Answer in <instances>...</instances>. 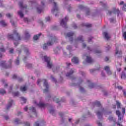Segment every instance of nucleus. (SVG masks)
I'll use <instances>...</instances> for the list:
<instances>
[{
    "mask_svg": "<svg viewBox=\"0 0 126 126\" xmlns=\"http://www.w3.org/2000/svg\"><path fill=\"white\" fill-rule=\"evenodd\" d=\"M67 20H68V18L67 17H65L64 19L62 20L61 22V25L62 27L66 28V22H67Z\"/></svg>",
    "mask_w": 126,
    "mask_h": 126,
    "instance_id": "nucleus-1",
    "label": "nucleus"
},
{
    "mask_svg": "<svg viewBox=\"0 0 126 126\" xmlns=\"http://www.w3.org/2000/svg\"><path fill=\"white\" fill-rule=\"evenodd\" d=\"M14 34L16 36L17 38L14 40V44L15 46H17V44H18V41H19L20 40V36H19V34H18V33L16 31H15L14 32Z\"/></svg>",
    "mask_w": 126,
    "mask_h": 126,
    "instance_id": "nucleus-2",
    "label": "nucleus"
},
{
    "mask_svg": "<svg viewBox=\"0 0 126 126\" xmlns=\"http://www.w3.org/2000/svg\"><path fill=\"white\" fill-rule=\"evenodd\" d=\"M11 63H12V60H10V64L9 66H7L6 65H5V61H1L0 63V64L2 67H4V68H9V67H11Z\"/></svg>",
    "mask_w": 126,
    "mask_h": 126,
    "instance_id": "nucleus-3",
    "label": "nucleus"
},
{
    "mask_svg": "<svg viewBox=\"0 0 126 126\" xmlns=\"http://www.w3.org/2000/svg\"><path fill=\"white\" fill-rule=\"evenodd\" d=\"M29 113L30 115L37 117V113H36V109L33 107H30L29 109Z\"/></svg>",
    "mask_w": 126,
    "mask_h": 126,
    "instance_id": "nucleus-4",
    "label": "nucleus"
},
{
    "mask_svg": "<svg viewBox=\"0 0 126 126\" xmlns=\"http://www.w3.org/2000/svg\"><path fill=\"white\" fill-rule=\"evenodd\" d=\"M44 60L45 62H47V67H48V68H51L52 66H53V64L50 62V61L51 60L50 58L47 57V56H44Z\"/></svg>",
    "mask_w": 126,
    "mask_h": 126,
    "instance_id": "nucleus-5",
    "label": "nucleus"
},
{
    "mask_svg": "<svg viewBox=\"0 0 126 126\" xmlns=\"http://www.w3.org/2000/svg\"><path fill=\"white\" fill-rule=\"evenodd\" d=\"M56 41V38H53L52 39V42H51V41H49L48 42H47V44H45L43 45V49L44 50H46V49H47V47H48V46H52V45H53V42H55Z\"/></svg>",
    "mask_w": 126,
    "mask_h": 126,
    "instance_id": "nucleus-6",
    "label": "nucleus"
},
{
    "mask_svg": "<svg viewBox=\"0 0 126 126\" xmlns=\"http://www.w3.org/2000/svg\"><path fill=\"white\" fill-rule=\"evenodd\" d=\"M42 81L44 82V86L45 87L46 89L44 90V93H46V92H48L49 91V85H48V83L47 82V81L46 80H43Z\"/></svg>",
    "mask_w": 126,
    "mask_h": 126,
    "instance_id": "nucleus-7",
    "label": "nucleus"
},
{
    "mask_svg": "<svg viewBox=\"0 0 126 126\" xmlns=\"http://www.w3.org/2000/svg\"><path fill=\"white\" fill-rule=\"evenodd\" d=\"M54 4V8L52 9V11L53 13H56V12H58V11L59 10V8H58V6H57V3L55 2H53Z\"/></svg>",
    "mask_w": 126,
    "mask_h": 126,
    "instance_id": "nucleus-8",
    "label": "nucleus"
},
{
    "mask_svg": "<svg viewBox=\"0 0 126 126\" xmlns=\"http://www.w3.org/2000/svg\"><path fill=\"white\" fill-rule=\"evenodd\" d=\"M104 69L109 75H111V74H112V71L110 70V67H109V66H106L104 67Z\"/></svg>",
    "mask_w": 126,
    "mask_h": 126,
    "instance_id": "nucleus-9",
    "label": "nucleus"
},
{
    "mask_svg": "<svg viewBox=\"0 0 126 126\" xmlns=\"http://www.w3.org/2000/svg\"><path fill=\"white\" fill-rule=\"evenodd\" d=\"M103 36L105 37V39L106 40H109L110 38H111V35H109V34L107 32H104L103 33Z\"/></svg>",
    "mask_w": 126,
    "mask_h": 126,
    "instance_id": "nucleus-10",
    "label": "nucleus"
},
{
    "mask_svg": "<svg viewBox=\"0 0 126 126\" xmlns=\"http://www.w3.org/2000/svg\"><path fill=\"white\" fill-rule=\"evenodd\" d=\"M121 76L122 79H126V72L125 71H123L122 72L121 74Z\"/></svg>",
    "mask_w": 126,
    "mask_h": 126,
    "instance_id": "nucleus-11",
    "label": "nucleus"
},
{
    "mask_svg": "<svg viewBox=\"0 0 126 126\" xmlns=\"http://www.w3.org/2000/svg\"><path fill=\"white\" fill-rule=\"evenodd\" d=\"M38 107H40V108H45L46 107V104H44V103L42 101H40L39 104H37Z\"/></svg>",
    "mask_w": 126,
    "mask_h": 126,
    "instance_id": "nucleus-12",
    "label": "nucleus"
},
{
    "mask_svg": "<svg viewBox=\"0 0 126 126\" xmlns=\"http://www.w3.org/2000/svg\"><path fill=\"white\" fill-rule=\"evenodd\" d=\"M72 62L74 63H78V58H77V57H73L72 59Z\"/></svg>",
    "mask_w": 126,
    "mask_h": 126,
    "instance_id": "nucleus-13",
    "label": "nucleus"
},
{
    "mask_svg": "<svg viewBox=\"0 0 126 126\" xmlns=\"http://www.w3.org/2000/svg\"><path fill=\"white\" fill-rule=\"evenodd\" d=\"M87 63H92L93 62V60H92V59H91V57L87 56Z\"/></svg>",
    "mask_w": 126,
    "mask_h": 126,
    "instance_id": "nucleus-14",
    "label": "nucleus"
},
{
    "mask_svg": "<svg viewBox=\"0 0 126 126\" xmlns=\"http://www.w3.org/2000/svg\"><path fill=\"white\" fill-rule=\"evenodd\" d=\"M37 11L38 13H41L43 11V8H41V6H39L37 8Z\"/></svg>",
    "mask_w": 126,
    "mask_h": 126,
    "instance_id": "nucleus-15",
    "label": "nucleus"
},
{
    "mask_svg": "<svg viewBox=\"0 0 126 126\" xmlns=\"http://www.w3.org/2000/svg\"><path fill=\"white\" fill-rule=\"evenodd\" d=\"M42 35L41 33H39V34H37L36 35H34L33 37V40H36L38 39H39V37H40V36Z\"/></svg>",
    "mask_w": 126,
    "mask_h": 126,
    "instance_id": "nucleus-16",
    "label": "nucleus"
},
{
    "mask_svg": "<svg viewBox=\"0 0 126 126\" xmlns=\"http://www.w3.org/2000/svg\"><path fill=\"white\" fill-rule=\"evenodd\" d=\"M20 89L23 92H24V91H26V90H27V87H26V86H24L23 87H21Z\"/></svg>",
    "mask_w": 126,
    "mask_h": 126,
    "instance_id": "nucleus-17",
    "label": "nucleus"
},
{
    "mask_svg": "<svg viewBox=\"0 0 126 126\" xmlns=\"http://www.w3.org/2000/svg\"><path fill=\"white\" fill-rule=\"evenodd\" d=\"M116 10L117 12V16H119V15H120V10H119L118 9H116V8H114V13H115V14H116Z\"/></svg>",
    "mask_w": 126,
    "mask_h": 126,
    "instance_id": "nucleus-18",
    "label": "nucleus"
},
{
    "mask_svg": "<svg viewBox=\"0 0 126 126\" xmlns=\"http://www.w3.org/2000/svg\"><path fill=\"white\" fill-rule=\"evenodd\" d=\"M109 121H113L114 124H116V119L113 118V117H110L109 118Z\"/></svg>",
    "mask_w": 126,
    "mask_h": 126,
    "instance_id": "nucleus-19",
    "label": "nucleus"
},
{
    "mask_svg": "<svg viewBox=\"0 0 126 126\" xmlns=\"http://www.w3.org/2000/svg\"><path fill=\"white\" fill-rule=\"evenodd\" d=\"M115 54H116V56H118V55H122V51H119V50H118V49H117L116 50Z\"/></svg>",
    "mask_w": 126,
    "mask_h": 126,
    "instance_id": "nucleus-20",
    "label": "nucleus"
},
{
    "mask_svg": "<svg viewBox=\"0 0 126 126\" xmlns=\"http://www.w3.org/2000/svg\"><path fill=\"white\" fill-rule=\"evenodd\" d=\"M11 105H12V100L9 102L8 105L7 106V110H8V109L11 107Z\"/></svg>",
    "mask_w": 126,
    "mask_h": 126,
    "instance_id": "nucleus-21",
    "label": "nucleus"
},
{
    "mask_svg": "<svg viewBox=\"0 0 126 126\" xmlns=\"http://www.w3.org/2000/svg\"><path fill=\"white\" fill-rule=\"evenodd\" d=\"M18 14L20 15V17H23L24 16L23 13H22V11H19V12H18Z\"/></svg>",
    "mask_w": 126,
    "mask_h": 126,
    "instance_id": "nucleus-22",
    "label": "nucleus"
},
{
    "mask_svg": "<svg viewBox=\"0 0 126 126\" xmlns=\"http://www.w3.org/2000/svg\"><path fill=\"white\" fill-rule=\"evenodd\" d=\"M83 26H86V27H91L92 26V25L90 24H84L83 25Z\"/></svg>",
    "mask_w": 126,
    "mask_h": 126,
    "instance_id": "nucleus-23",
    "label": "nucleus"
},
{
    "mask_svg": "<svg viewBox=\"0 0 126 126\" xmlns=\"http://www.w3.org/2000/svg\"><path fill=\"white\" fill-rule=\"evenodd\" d=\"M0 24L1 25H2L3 26H6V24L4 22V21H2L0 22Z\"/></svg>",
    "mask_w": 126,
    "mask_h": 126,
    "instance_id": "nucleus-24",
    "label": "nucleus"
},
{
    "mask_svg": "<svg viewBox=\"0 0 126 126\" xmlns=\"http://www.w3.org/2000/svg\"><path fill=\"white\" fill-rule=\"evenodd\" d=\"M73 32H69L67 34V37H71V36H73Z\"/></svg>",
    "mask_w": 126,
    "mask_h": 126,
    "instance_id": "nucleus-25",
    "label": "nucleus"
},
{
    "mask_svg": "<svg viewBox=\"0 0 126 126\" xmlns=\"http://www.w3.org/2000/svg\"><path fill=\"white\" fill-rule=\"evenodd\" d=\"M73 71L72 70H71L70 71V73H67V74H66V75L67 76H70V74H72V73H73Z\"/></svg>",
    "mask_w": 126,
    "mask_h": 126,
    "instance_id": "nucleus-26",
    "label": "nucleus"
},
{
    "mask_svg": "<svg viewBox=\"0 0 126 126\" xmlns=\"http://www.w3.org/2000/svg\"><path fill=\"white\" fill-rule=\"evenodd\" d=\"M19 4L21 8H24V7L26 8V7L23 6V3L22 2H20Z\"/></svg>",
    "mask_w": 126,
    "mask_h": 126,
    "instance_id": "nucleus-27",
    "label": "nucleus"
},
{
    "mask_svg": "<svg viewBox=\"0 0 126 126\" xmlns=\"http://www.w3.org/2000/svg\"><path fill=\"white\" fill-rule=\"evenodd\" d=\"M116 105L117 106V108H120L121 107V103L118 101H116Z\"/></svg>",
    "mask_w": 126,
    "mask_h": 126,
    "instance_id": "nucleus-28",
    "label": "nucleus"
},
{
    "mask_svg": "<svg viewBox=\"0 0 126 126\" xmlns=\"http://www.w3.org/2000/svg\"><path fill=\"white\" fill-rule=\"evenodd\" d=\"M96 115L97 117H98V118H100V117H102V113L101 112H97L96 113Z\"/></svg>",
    "mask_w": 126,
    "mask_h": 126,
    "instance_id": "nucleus-29",
    "label": "nucleus"
},
{
    "mask_svg": "<svg viewBox=\"0 0 126 126\" xmlns=\"http://www.w3.org/2000/svg\"><path fill=\"white\" fill-rule=\"evenodd\" d=\"M8 37L9 38V39H13V35L8 34Z\"/></svg>",
    "mask_w": 126,
    "mask_h": 126,
    "instance_id": "nucleus-30",
    "label": "nucleus"
},
{
    "mask_svg": "<svg viewBox=\"0 0 126 126\" xmlns=\"http://www.w3.org/2000/svg\"><path fill=\"white\" fill-rule=\"evenodd\" d=\"M116 114L117 115V116H118L119 117H120V116H121V112H120L119 110H117L116 111Z\"/></svg>",
    "mask_w": 126,
    "mask_h": 126,
    "instance_id": "nucleus-31",
    "label": "nucleus"
},
{
    "mask_svg": "<svg viewBox=\"0 0 126 126\" xmlns=\"http://www.w3.org/2000/svg\"><path fill=\"white\" fill-rule=\"evenodd\" d=\"M0 94H5V91L4 90H0Z\"/></svg>",
    "mask_w": 126,
    "mask_h": 126,
    "instance_id": "nucleus-32",
    "label": "nucleus"
},
{
    "mask_svg": "<svg viewBox=\"0 0 126 126\" xmlns=\"http://www.w3.org/2000/svg\"><path fill=\"white\" fill-rule=\"evenodd\" d=\"M25 35L27 38H28V37H30V34H29V33H28V32H25Z\"/></svg>",
    "mask_w": 126,
    "mask_h": 126,
    "instance_id": "nucleus-33",
    "label": "nucleus"
},
{
    "mask_svg": "<svg viewBox=\"0 0 126 126\" xmlns=\"http://www.w3.org/2000/svg\"><path fill=\"white\" fill-rule=\"evenodd\" d=\"M123 36L125 39V40L126 41V32H124L123 34Z\"/></svg>",
    "mask_w": 126,
    "mask_h": 126,
    "instance_id": "nucleus-34",
    "label": "nucleus"
},
{
    "mask_svg": "<svg viewBox=\"0 0 126 126\" xmlns=\"http://www.w3.org/2000/svg\"><path fill=\"white\" fill-rule=\"evenodd\" d=\"M21 100L22 101H23V102H24V103H26V98H24V97H21Z\"/></svg>",
    "mask_w": 126,
    "mask_h": 126,
    "instance_id": "nucleus-35",
    "label": "nucleus"
},
{
    "mask_svg": "<svg viewBox=\"0 0 126 126\" xmlns=\"http://www.w3.org/2000/svg\"><path fill=\"white\" fill-rule=\"evenodd\" d=\"M95 105H96V106H98V107H100V106H101V104L98 101L95 102Z\"/></svg>",
    "mask_w": 126,
    "mask_h": 126,
    "instance_id": "nucleus-36",
    "label": "nucleus"
},
{
    "mask_svg": "<svg viewBox=\"0 0 126 126\" xmlns=\"http://www.w3.org/2000/svg\"><path fill=\"white\" fill-rule=\"evenodd\" d=\"M122 112L123 114H124V115H125V114L126 113V109L125 108H122Z\"/></svg>",
    "mask_w": 126,
    "mask_h": 126,
    "instance_id": "nucleus-37",
    "label": "nucleus"
},
{
    "mask_svg": "<svg viewBox=\"0 0 126 126\" xmlns=\"http://www.w3.org/2000/svg\"><path fill=\"white\" fill-rule=\"evenodd\" d=\"M0 52H5V49L3 48V47L0 48Z\"/></svg>",
    "mask_w": 126,
    "mask_h": 126,
    "instance_id": "nucleus-38",
    "label": "nucleus"
},
{
    "mask_svg": "<svg viewBox=\"0 0 126 126\" xmlns=\"http://www.w3.org/2000/svg\"><path fill=\"white\" fill-rule=\"evenodd\" d=\"M78 41H82V36H80L78 38Z\"/></svg>",
    "mask_w": 126,
    "mask_h": 126,
    "instance_id": "nucleus-39",
    "label": "nucleus"
},
{
    "mask_svg": "<svg viewBox=\"0 0 126 126\" xmlns=\"http://www.w3.org/2000/svg\"><path fill=\"white\" fill-rule=\"evenodd\" d=\"M123 9V10H125V11H126V4L124 5Z\"/></svg>",
    "mask_w": 126,
    "mask_h": 126,
    "instance_id": "nucleus-40",
    "label": "nucleus"
},
{
    "mask_svg": "<svg viewBox=\"0 0 126 126\" xmlns=\"http://www.w3.org/2000/svg\"><path fill=\"white\" fill-rule=\"evenodd\" d=\"M19 94V93L17 92V93H14L13 94L14 95V96H18V94Z\"/></svg>",
    "mask_w": 126,
    "mask_h": 126,
    "instance_id": "nucleus-41",
    "label": "nucleus"
},
{
    "mask_svg": "<svg viewBox=\"0 0 126 126\" xmlns=\"http://www.w3.org/2000/svg\"><path fill=\"white\" fill-rule=\"evenodd\" d=\"M15 63H16V64H19V60H17L15 62Z\"/></svg>",
    "mask_w": 126,
    "mask_h": 126,
    "instance_id": "nucleus-42",
    "label": "nucleus"
},
{
    "mask_svg": "<svg viewBox=\"0 0 126 126\" xmlns=\"http://www.w3.org/2000/svg\"><path fill=\"white\" fill-rule=\"evenodd\" d=\"M50 17H47L46 18V21H50Z\"/></svg>",
    "mask_w": 126,
    "mask_h": 126,
    "instance_id": "nucleus-43",
    "label": "nucleus"
},
{
    "mask_svg": "<svg viewBox=\"0 0 126 126\" xmlns=\"http://www.w3.org/2000/svg\"><path fill=\"white\" fill-rule=\"evenodd\" d=\"M6 16H7V17H11L12 16V15H10V14H7Z\"/></svg>",
    "mask_w": 126,
    "mask_h": 126,
    "instance_id": "nucleus-44",
    "label": "nucleus"
},
{
    "mask_svg": "<svg viewBox=\"0 0 126 126\" xmlns=\"http://www.w3.org/2000/svg\"><path fill=\"white\" fill-rule=\"evenodd\" d=\"M123 94H124V96H126V90L123 91Z\"/></svg>",
    "mask_w": 126,
    "mask_h": 126,
    "instance_id": "nucleus-45",
    "label": "nucleus"
},
{
    "mask_svg": "<svg viewBox=\"0 0 126 126\" xmlns=\"http://www.w3.org/2000/svg\"><path fill=\"white\" fill-rule=\"evenodd\" d=\"M25 126H30V123H26L25 124Z\"/></svg>",
    "mask_w": 126,
    "mask_h": 126,
    "instance_id": "nucleus-46",
    "label": "nucleus"
},
{
    "mask_svg": "<svg viewBox=\"0 0 126 126\" xmlns=\"http://www.w3.org/2000/svg\"><path fill=\"white\" fill-rule=\"evenodd\" d=\"M28 67L29 68H30V67H31V66H32V64H29L28 65H27Z\"/></svg>",
    "mask_w": 126,
    "mask_h": 126,
    "instance_id": "nucleus-47",
    "label": "nucleus"
},
{
    "mask_svg": "<svg viewBox=\"0 0 126 126\" xmlns=\"http://www.w3.org/2000/svg\"><path fill=\"white\" fill-rule=\"evenodd\" d=\"M105 61H106V62L109 61V57H106L105 59Z\"/></svg>",
    "mask_w": 126,
    "mask_h": 126,
    "instance_id": "nucleus-48",
    "label": "nucleus"
},
{
    "mask_svg": "<svg viewBox=\"0 0 126 126\" xmlns=\"http://www.w3.org/2000/svg\"><path fill=\"white\" fill-rule=\"evenodd\" d=\"M15 123H16V124H18V122H19V120H18V119H16V120H15Z\"/></svg>",
    "mask_w": 126,
    "mask_h": 126,
    "instance_id": "nucleus-49",
    "label": "nucleus"
},
{
    "mask_svg": "<svg viewBox=\"0 0 126 126\" xmlns=\"http://www.w3.org/2000/svg\"><path fill=\"white\" fill-rule=\"evenodd\" d=\"M80 90H81V91H83L84 90V89H83V88L80 87Z\"/></svg>",
    "mask_w": 126,
    "mask_h": 126,
    "instance_id": "nucleus-50",
    "label": "nucleus"
},
{
    "mask_svg": "<svg viewBox=\"0 0 126 126\" xmlns=\"http://www.w3.org/2000/svg\"><path fill=\"white\" fill-rule=\"evenodd\" d=\"M24 111H27V110H28V107H27V106H26L24 108Z\"/></svg>",
    "mask_w": 126,
    "mask_h": 126,
    "instance_id": "nucleus-51",
    "label": "nucleus"
},
{
    "mask_svg": "<svg viewBox=\"0 0 126 126\" xmlns=\"http://www.w3.org/2000/svg\"><path fill=\"white\" fill-rule=\"evenodd\" d=\"M24 21H25V22H27V21H28V19L27 18H25L24 19Z\"/></svg>",
    "mask_w": 126,
    "mask_h": 126,
    "instance_id": "nucleus-52",
    "label": "nucleus"
},
{
    "mask_svg": "<svg viewBox=\"0 0 126 126\" xmlns=\"http://www.w3.org/2000/svg\"><path fill=\"white\" fill-rule=\"evenodd\" d=\"M41 81H42V80H41V79H38L37 80V84H39V83H40V82H41Z\"/></svg>",
    "mask_w": 126,
    "mask_h": 126,
    "instance_id": "nucleus-53",
    "label": "nucleus"
},
{
    "mask_svg": "<svg viewBox=\"0 0 126 126\" xmlns=\"http://www.w3.org/2000/svg\"><path fill=\"white\" fill-rule=\"evenodd\" d=\"M10 53L11 54V53H13V49H11L10 50Z\"/></svg>",
    "mask_w": 126,
    "mask_h": 126,
    "instance_id": "nucleus-54",
    "label": "nucleus"
},
{
    "mask_svg": "<svg viewBox=\"0 0 126 126\" xmlns=\"http://www.w3.org/2000/svg\"><path fill=\"white\" fill-rule=\"evenodd\" d=\"M97 125H98V126H102V124L100 122H97Z\"/></svg>",
    "mask_w": 126,
    "mask_h": 126,
    "instance_id": "nucleus-55",
    "label": "nucleus"
},
{
    "mask_svg": "<svg viewBox=\"0 0 126 126\" xmlns=\"http://www.w3.org/2000/svg\"><path fill=\"white\" fill-rule=\"evenodd\" d=\"M16 77H17L16 75H14L13 76V79H15V78H16Z\"/></svg>",
    "mask_w": 126,
    "mask_h": 126,
    "instance_id": "nucleus-56",
    "label": "nucleus"
},
{
    "mask_svg": "<svg viewBox=\"0 0 126 126\" xmlns=\"http://www.w3.org/2000/svg\"><path fill=\"white\" fill-rule=\"evenodd\" d=\"M35 126H39V124L38 123H35L34 124Z\"/></svg>",
    "mask_w": 126,
    "mask_h": 126,
    "instance_id": "nucleus-57",
    "label": "nucleus"
},
{
    "mask_svg": "<svg viewBox=\"0 0 126 126\" xmlns=\"http://www.w3.org/2000/svg\"><path fill=\"white\" fill-rule=\"evenodd\" d=\"M124 3H125V2L122 1H121V2L120 3V4L121 5H122L124 4Z\"/></svg>",
    "mask_w": 126,
    "mask_h": 126,
    "instance_id": "nucleus-58",
    "label": "nucleus"
},
{
    "mask_svg": "<svg viewBox=\"0 0 126 126\" xmlns=\"http://www.w3.org/2000/svg\"><path fill=\"white\" fill-rule=\"evenodd\" d=\"M121 70H122V68H119L118 69H117L118 71H121Z\"/></svg>",
    "mask_w": 126,
    "mask_h": 126,
    "instance_id": "nucleus-59",
    "label": "nucleus"
},
{
    "mask_svg": "<svg viewBox=\"0 0 126 126\" xmlns=\"http://www.w3.org/2000/svg\"><path fill=\"white\" fill-rule=\"evenodd\" d=\"M51 78L52 79V80H53V81H56V79H55V78L53 77V76H51Z\"/></svg>",
    "mask_w": 126,
    "mask_h": 126,
    "instance_id": "nucleus-60",
    "label": "nucleus"
},
{
    "mask_svg": "<svg viewBox=\"0 0 126 126\" xmlns=\"http://www.w3.org/2000/svg\"><path fill=\"white\" fill-rule=\"evenodd\" d=\"M85 47H86V44L83 43V48H85Z\"/></svg>",
    "mask_w": 126,
    "mask_h": 126,
    "instance_id": "nucleus-61",
    "label": "nucleus"
},
{
    "mask_svg": "<svg viewBox=\"0 0 126 126\" xmlns=\"http://www.w3.org/2000/svg\"><path fill=\"white\" fill-rule=\"evenodd\" d=\"M96 53H102V51L101 50H98Z\"/></svg>",
    "mask_w": 126,
    "mask_h": 126,
    "instance_id": "nucleus-62",
    "label": "nucleus"
},
{
    "mask_svg": "<svg viewBox=\"0 0 126 126\" xmlns=\"http://www.w3.org/2000/svg\"><path fill=\"white\" fill-rule=\"evenodd\" d=\"M101 75H102V76H105V73H104V72H102Z\"/></svg>",
    "mask_w": 126,
    "mask_h": 126,
    "instance_id": "nucleus-63",
    "label": "nucleus"
},
{
    "mask_svg": "<svg viewBox=\"0 0 126 126\" xmlns=\"http://www.w3.org/2000/svg\"><path fill=\"white\" fill-rule=\"evenodd\" d=\"M117 88H118L119 89H122V87L121 86H118L117 87Z\"/></svg>",
    "mask_w": 126,
    "mask_h": 126,
    "instance_id": "nucleus-64",
    "label": "nucleus"
}]
</instances>
